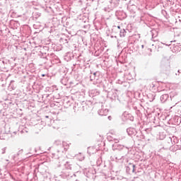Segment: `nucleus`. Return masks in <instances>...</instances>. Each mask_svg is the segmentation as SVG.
Listing matches in <instances>:
<instances>
[{"label": "nucleus", "mask_w": 181, "mask_h": 181, "mask_svg": "<svg viewBox=\"0 0 181 181\" xmlns=\"http://www.w3.org/2000/svg\"><path fill=\"white\" fill-rule=\"evenodd\" d=\"M133 172H135V165H133Z\"/></svg>", "instance_id": "f257e3e1"}, {"label": "nucleus", "mask_w": 181, "mask_h": 181, "mask_svg": "<svg viewBox=\"0 0 181 181\" xmlns=\"http://www.w3.org/2000/svg\"><path fill=\"white\" fill-rule=\"evenodd\" d=\"M118 28L119 29V26H118Z\"/></svg>", "instance_id": "f03ea898"}]
</instances>
